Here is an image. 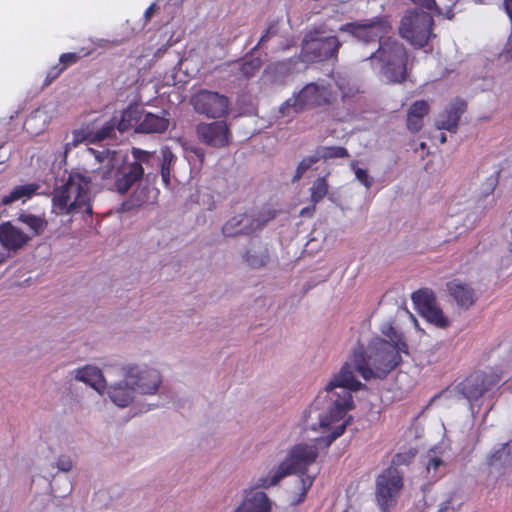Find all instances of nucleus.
Listing matches in <instances>:
<instances>
[{
    "label": "nucleus",
    "instance_id": "obj_10",
    "mask_svg": "<svg viewBox=\"0 0 512 512\" xmlns=\"http://www.w3.org/2000/svg\"><path fill=\"white\" fill-rule=\"evenodd\" d=\"M121 375L127 377L134 391L137 394L151 395L155 394L162 382L160 373L146 366L137 364H127L121 367Z\"/></svg>",
    "mask_w": 512,
    "mask_h": 512
},
{
    "label": "nucleus",
    "instance_id": "obj_18",
    "mask_svg": "<svg viewBox=\"0 0 512 512\" xmlns=\"http://www.w3.org/2000/svg\"><path fill=\"white\" fill-rule=\"evenodd\" d=\"M270 510L271 502L265 492L245 489L241 504L233 512H270Z\"/></svg>",
    "mask_w": 512,
    "mask_h": 512
},
{
    "label": "nucleus",
    "instance_id": "obj_2",
    "mask_svg": "<svg viewBox=\"0 0 512 512\" xmlns=\"http://www.w3.org/2000/svg\"><path fill=\"white\" fill-rule=\"evenodd\" d=\"M96 158L100 162L96 177L102 180L103 186L121 195L127 193L144 175V169L138 163H130L125 168L124 161L117 156L116 152L107 150L103 158L100 157V153Z\"/></svg>",
    "mask_w": 512,
    "mask_h": 512
},
{
    "label": "nucleus",
    "instance_id": "obj_39",
    "mask_svg": "<svg viewBox=\"0 0 512 512\" xmlns=\"http://www.w3.org/2000/svg\"><path fill=\"white\" fill-rule=\"evenodd\" d=\"M132 156L134 158V161L132 163H138L142 166V163L149 162L150 158L152 157V153L142 150L140 148H132Z\"/></svg>",
    "mask_w": 512,
    "mask_h": 512
},
{
    "label": "nucleus",
    "instance_id": "obj_46",
    "mask_svg": "<svg viewBox=\"0 0 512 512\" xmlns=\"http://www.w3.org/2000/svg\"><path fill=\"white\" fill-rule=\"evenodd\" d=\"M87 133L88 132H85L84 130H78V131H74L73 135H74V145H77L78 143L80 142H83V141H87L88 142V137H87Z\"/></svg>",
    "mask_w": 512,
    "mask_h": 512
},
{
    "label": "nucleus",
    "instance_id": "obj_50",
    "mask_svg": "<svg viewBox=\"0 0 512 512\" xmlns=\"http://www.w3.org/2000/svg\"><path fill=\"white\" fill-rule=\"evenodd\" d=\"M441 464H442V460H441V459L436 458V457L431 458V459L429 460L428 465H427V469L429 470L431 466H432L434 469H437V468H438V466H439V465H441Z\"/></svg>",
    "mask_w": 512,
    "mask_h": 512
},
{
    "label": "nucleus",
    "instance_id": "obj_19",
    "mask_svg": "<svg viewBox=\"0 0 512 512\" xmlns=\"http://www.w3.org/2000/svg\"><path fill=\"white\" fill-rule=\"evenodd\" d=\"M135 386H132L127 377L107 386V394L111 401L119 407L129 406L135 399Z\"/></svg>",
    "mask_w": 512,
    "mask_h": 512
},
{
    "label": "nucleus",
    "instance_id": "obj_1",
    "mask_svg": "<svg viewBox=\"0 0 512 512\" xmlns=\"http://www.w3.org/2000/svg\"><path fill=\"white\" fill-rule=\"evenodd\" d=\"M381 330L389 341L374 337L366 348L360 345L354 351L351 362L345 363L325 386V398L328 399L329 406L325 416L318 415L319 427L332 428L334 423L342 420L347 411L353 408L351 391L365 387L356 379L355 373H359L367 381L372 378L382 380L400 364V353H407L402 334L390 323H386Z\"/></svg>",
    "mask_w": 512,
    "mask_h": 512
},
{
    "label": "nucleus",
    "instance_id": "obj_24",
    "mask_svg": "<svg viewBox=\"0 0 512 512\" xmlns=\"http://www.w3.org/2000/svg\"><path fill=\"white\" fill-rule=\"evenodd\" d=\"M17 221L28 228L30 240L33 237L42 235L48 226V221L44 214L36 215L28 211H21L18 214Z\"/></svg>",
    "mask_w": 512,
    "mask_h": 512
},
{
    "label": "nucleus",
    "instance_id": "obj_21",
    "mask_svg": "<svg viewBox=\"0 0 512 512\" xmlns=\"http://www.w3.org/2000/svg\"><path fill=\"white\" fill-rule=\"evenodd\" d=\"M169 127V119L153 113L141 115V121L135 131L138 133H164Z\"/></svg>",
    "mask_w": 512,
    "mask_h": 512
},
{
    "label": "nucleus",
    "instance_id": "obj_22",
    "mask_svg": "<svg viewBox=\"0 0 512 512\" xmlns=\"http://www.w3.org/2000/svg\"><path fill=\"white\" fill-rule=\"evenodd\" d=\"M447 290L460 307L467 309L475 302L474 290L469 285L458 280L448 282Z\"/></svg>",
    "mask_w": 512,
    "mask_h": 512
},
{
    "label": "nucleus",
    "instance_id": "obj_31",
    "mask_svg": "<svg viewBox=\"0 0 512 512\" xmlns=\"http://www.w3.org/2000/svg\"><path fill=\"white\" fill-rule=\"evenodd\" d=\"M285 476H287V471L284 469H281L279 466L274 471L271 477H259L255 483L254 486L250 489H254L255 491H259V488H269L271 486L277 485Z\"/></svg>",
    "mask_w": 512,
    "mask_h": 512
},
{
    "label": "nucleus",
    "instance_id": "obj_12",
    "mask_svg": "<svg viewBox=\"0 0 512 512\" xmlns=\"http://www.w3.org/2000/svg\"><path fill=\"white\" fill-rule=\"evenodd\" d=\"M194 110L208 118H222L229 113V99L216 91L202 89L190 100Z\"/></svg>",
    "mask_w": 512,
    "mask_h": 512
},
{
    "label": "nucleus",
    "instance_id": "obj_35",
    "mask_svg": "<svg viewBox=\"0 0 512 512\" xmlns=\"http://www.w3.org/2000/svg\"><path fill=\"white\" fill-rule=\"evenodd\" d=\"M319 160V156L316 152L311 156L304 157L296 168L295 175L292 178V182L295 183L299 181L303 177L305 172Z\"/></svg>",
    "mask_w": 512,
    "mask_h": 512
},
{
    "label": "nucleus",
    "instance_id": "obj_42",
    "mask_svg": "<svg viewBox=\"0 0 512 512\" xmlns=\"http://www.w3.org/2000/svg\"><path fill=\"white\" fill-rule=\"evenodd\" d=\"M278 33V26L277 23L270 24L265 33L261 36L260 40L258 41L256 47L254 49H257L261 46H263L266 42L269 41V39L273 36H275Z\"/></svg>",
    "mask_w": 512,
    "mask_h": 512
},
{
    "label": "nucleus",
    "instance_id": "obj_30",
    "mask_svg": "<svg viewBox=\"0 0 512 512\" xmlns=\"http://www.w3.org/2000/svg\"><path fill=\"white\" fill-rule=\"evenodd\" d=\"M328 188L326 177H318L310 188V203L317 205L327 195Z\"/></svg>",
    "mask_w": 512,
    "mask_h": 512
},
{
    "label": "nucleus",
    "instance_id": "obj_8",
    "mask_svg": "<svg viewBox=\"0 0 512 512\" xmlns=\"http://www.w3.org/2000/svg\"><path fill=\"white\" fill-rule=\"evenodd\" d=\"M500 381L501 376L496 373L475 371L460 382L456 389L463 398L468 400L471 413L475 415L480 410V404L478 402L481 397L498 385Z\"/></svg>",
    "mask_w": 512,
    "mask_h": 512
},
{
    "label": "nucleus",
    "instance_id": "obj_45",
    "mask_svg": "<svg viewBox=\"0 0 512 512\" xmlns=\"http://www.w3.org/2000/svg\"><path fill=\"white\" fill-rule=\"evenodd\" d=\"M356 179L362 183L367 189L372 185V178L369 176L368 172L362 168L355 169Z\"/></svg>",
    "mask_w": 512,
    "mask_h": 512
},
{
    "label": "nucleus",
    "instance_id": "obj_57",
    "mask_svg": "<svg viewBox=\"0 0 512 512\" xmlns=\"http://www.w3.org/2000/svg\"><path fill=\"white\" fill-rule=\"evenodd\" d=\"M421 148H424L425 147V143H421Z\"/></svg>",
    "mask_w": 512,
    "mask_h": 512
},
{
    "label": "nucleus",
    "instance_id": "obj_16",
    "mask_svg": "<svg viewBox=\"0 0 512 512\" xmlns=\"http://www.w3.org/2000/svg\"><path fill=\"white\" fill-rule=\"evenodd\" d=\"M467 109V103L462 99H455L448 107L439 114L436 120V127L439 130H446L451 133H456L458 129V123L461 116Z\"/></svg>",
    "mask_w": 512,
    "mask_h": 512
},
{
    "label": "nucleus",
    "instance_id": "obj_53",
    "mask_svg": "<svg viewBox=\"0 0 512 512\" xmlns=\"http://www.w3.org/2000/svg\"><path fill=\"white\" fill-rule=\"evenodd\" d=\"M446 141H447L446 135L444 133H441L440 136H439L440 144H444V143H446Z\"/></svg>",
    "mask_w": 512,
    "mask_h": 512
},
{
    "label": "nucleus",
    "instance_id": "obj_26",
    "mask_svg": "<svg viewBox=\"0 0 512 512\" xmlns=\"http://www.w3.org/2000/svg\"><path fill=\"white\" fill-rule=\"evenodd\" d=\"M39 188L40 185L37 183H28L25 185L16 186L8 195L3 196L1 199V204L9 205L21 199H30L34 194H36Z\"/></svg>",
    "mask_w": 512,
    "mask_h": 512
},
{
    "label": "nucleus",
    "instance_id": "obj_25",
    "mask_svg": "<svg viewBox=\"0 0 512 512\" xmlns=\"http://www.w3.org/2000/svg\"><path fill=\"white\" fill-rule=\"evenodd\" d=\"M75 379L88 384L95 390L100 391L104 378L101 371L94 366H86L75 371Z\"/></svg>",
    "mask_w": 512,
    "mask_h": 512
},
{
    "label": "nucleus",
    "instance_id": "obj_44",
    "mask_svg": "<svg viewBox=\"0 0 512 512\" xmlns=\"http://www.w3.org/2000/svg\"><path fill=\"white\" fill-rule=\"evenodd\" d=\"M56 466L58 471L69 472L73 467V462L69 456L61 455L57 459Z\"/></svg>",
    "mask_w": 512,
    "mask_h": 512
},
{
    "label": "nucleus",
    "instance_id": "obj_17",
    "mask_svg": "<svg viewBox=\"0 0 512 512\" xmlns=\"http://www.w3.org/2000/svg\"><path fill=\"white\" fill-rule=\"evenodd\" d=\"M29 240V235L11 224V222L0 224V243L6 253L21 249Z\"/></svg>",
    "mask_w": 512,
    "mask_h": 512
},
{
    "label": "nucleus",
    "instance_id": "obj_11",
    "mask_svg": "<svg viewBox=\"0 0 512 512\" xmlns=\"http://www.w3.org/2000/svg\"><path fill=\"white\" fill-rule=\"evenodd\" d=\"M402 486V476L396 468H388L378 476L375 496L382 512H389L396 505Z\"/></svg>",
    "mask_w": 512,
    "mask_h": 512
},
{
    "label": "nucleus",
    "instance_id": "obj_7",
    "mask_svg": "<svg viewBox=\"0 0 512 512\" xmlns=\"http://www.w3.org/2000/svg\"><path fill=\"white\" fill-rule=\"evenodd\" d=\"M336 99L337 93L330 86L309 83L284 102L280 107V112L283 115H289L290 110L299 113L315 107L331 105Z\"/></svg>",
    "mask_w": 512,
    "mask_h": 512
},
{
    "label": "nucleus",
    "instance_id": "obj_43",
    "mask_svg": "<svg viewBox=\"0 0 512 512\" xmlns=\"http://www.w3.org/2000/svg\"><path fill=\"white\" fill-rule=\"evenodd\" d=\"M297 63V60L290 58L285 61L278 62L276 64V70L280 73H292L294 72Z\"/></svg>",
    "mask_w": 512,
    "mask_h": 512
},
{
    "label": "nucleus",
    "instance_id": "obj_13",
    "mask_svg": "<svg viewBox=\"0 0 512 512\" xmlns=\"http://www.w3.org/2000/svg\"><path fill=\"white\" fill-rule=\"evenodd\" d=\"M341 42L336 36L314 38L311 34L303 40L302 56L305 61L321 62L336 58Z\"/></svg>",
    "mask_w": 512,
    "mask_h": 512
},
{
    "label": "nucleus",
    "instance_id": "obj_27",
    "mask_svg": "<svg viewBox=\"0 0 512 512\" xmlns=\"http://www.w3.org/2000/svg\"><path fill=\"white\" fill-rule=\"evenodd\" d=\"M141 121V113L137 108L128 107L121 113L120 119L116 118L117 129L120 132H125L132 127H137Z\"/></svg>",
    "mask_w": 512,
    "mask_h": 512
},
{
    "label": "nucleus",
    "instance_id": "obj_41",
    "mask_svg": "<svg viewBox=\"0 0 512 512\" xmlns=\"http://www.w3.org/2000/svg\"><path fill=\"white\" fill-rule=\"evenodd\" d=\"M244 259L248 263V265H250L251 267L259 268V267L265 265L267 256L266 255H260V256L251 255L250 252H247L244 255Z\"/></svg>",
    "mask_w": 512,
    "mask_h": 512
},
{
    "label": "nucleus",
    "instance_id": "obj_4",
    "mask_svg": "<svg viewBox=\"0 0 512 512\" xmlns=\"http://www.w3.org/2000/svg\"><path fill=\"white\" fill-rule=\"evenodd\" d=\"M372 57L381 63V71L389 82L402 83L407 79L409 55L405 46L398 40L389 37L380 41Z\"/></svg>",
    "mask_w": 512,
    "mask_h": 512
},
{
    "label": "nucleus",
    "instance_id": "obj_20",
    "mask_svg": "<svg viewBox=\"0 0 512 512\" xmlns=\"http://www.w3.org/2000/svg\"><path fill=\"white\" fill-rule=\"evenodd\" d=\"M486 463L498 471L512 468V439L494 449L487 456Z\"/></svg>",
    "mask_w": 512,
    "mask_h": 512
},
{
    "label": "nucleus",
    "instance_id": "obj_49",
    "mask_svg": "<svg viewBox=\"0 0 512 512\" xmlns=\"http://www.w3.org/2000/svg\"><path fill=\"white\" fill-rule=\"evenodd\" d=\"M504 9L512 22V0H504Z\"/></svg>",
    "mask_w": 512,
    "mask_h": 512
},
{
    "label": "nucleus",
    "instance_id": "obj_48",
    "mask_svg": "<svg viewBox=\"0 0 512 512\" xmlns=\"http://www.w3.org/2000/svg\"><path fill=\"white\" fill-rule=\"evenodd\" d=\"M156 9V4L152 3L144 12L145 23H148Z\"/></svg>",
    "mask_w": 512,
    "mask_h": 512
},
{
    "label": "nucleus",
    "instance_id": "obj_38",
    "mask_svg": "<svg viewBox=\"0 0 512 512\" xmlns=\"http://www.w3.org/2000/svg\"><path fill=\"white\" fill-rule=\"evenodd\" d=\"M351 419H352V417L350 416L348 419H346L340 425L335 426L333 428V431L325 439L326 447L330 446L332 444V442H334L338 437H340L344 433L345 428L349 424Z\"/></svg>",
    "mask_w": 512,
    "mask_h": 512
},
{
    "label": "nucleus",
    "instance_id": "obj_36",
    "mask_svg": "<svg viewBox=\"0 0 512 512\" xmlns=\"http://www.w3.org/2000/svg\"><path fill=\"white\" fill-rule=\"evenodd\" d=\"M262 67V61L259 58H250L241 64V72L246 78L254 76Z\"/></svg>",
    "mask_w": 512,
    "mask_h": 512
},
{
    "label": "nucleus",
    "instance_id": "obj_15",
    "mask_svg": "<svg viewBox=\"0 0 512 512\" xmlns=\"http://www.w3.org/2000/svg\"><path fill=\"white\" fill-rule=\"evenodd\" d=\"M411 299L416 311L425 320H447L431 289H419L412 293Z\"/></svg>",
    "mask_w": 512,
    "mask_h": 512
},
{
    "label": "nucleus",
    "instance_id": "obj_52",
    "mask_svg": "<svg viewBox=\"0 0 512 512\" xmlns=\"http://www.w3.org/2000/svg\"><path fill=\"white\" fill-rule=\"evenodd\" d=\"M432 323L435 324L439 328L445 329L449 326L450 322H432Z\"/></svg>",
    "mask_w": 512,
    "mask_h": 512
},
{
    "label": "nucleus",
    "instance_id": "obj_9",
    "mask_svg": "<svg viewBox=\"0 0 512 512\" xmlns=\"http://www.w3.org/2000/svg\"><path fill=\"white\" fill-rule=\"evenodd\" d=\"M276 215L277 211L270 207L263 208L257 214H239L229 219L223 225L222 233L226 237L250 235L257 230H261Z\"/></svg>",
    "mask_w": 512,
    "mask_h": 512
},
{
    "label": "nucleus",
    "instance_id": "obj_33",
    "mask_svg": "<svg viewBox=\"0 0 512 512\" xmlns=\"http://www.w3.org/2000/svg\"><path fill=\"white\" fill-rule=\"evenodd\" d=\"M91 53L92 51L86 48H81L79 52L63 53L59 57V64L63 70H66L68 67L76 64L81 58L87 57Z\"/></svg>",
    "mask_w": 512,
    "mask_h": 512
},
{
    "label": "nucleus",
    "instance_id": "obj_23",
    "mask_svg": "<svg viewBox=\"0 0 512 512\" xmlns=\"http://www.w3.org/2000/svg\"><path fill=\"white\" fill-rule=\"evenodd\" d=\"M429 113V105L425 100L412 103L407 112L406 126L412 133H417L423 127V119Z\"/></svg>",
    "mask_w": 512,
    "mask_h": 512
},
{
    "label": "nucleus",
    "instance_id": "obj_3",
    "mask_svg": "<svg viewBox=\"0 0 512 512\" xmlns=\"http://www.w3.org/2000/svg\"><path fill=\"white\" fill-rule=\"evenodd\" d=\"M91 179L78 171H71L63 185L53 192V205L61 214L85 212L92 215L89 185Z\"/></svg>",
    "mask_w": 512,
    "mask_h": 512
},
{
    "label": "nucleus",
    "instance_id": "obj_47",
    "mask_svg": "<svg viewBox=\"0 0 512 512\" xmlns=\"http://www.w3.org/2000/svg\"><path fill=\"white\" fill-rule=\"evenodd\" d=\"M316 205L311 204V206L304 207L300 211V216L302 217H311L315 212Z\"/></svg>",
    "mask_w": 512,
    "mask_h": 512
},
{
    "label": "nucleus",
    "instance_id": "obj_37",
    "mask_svg": "<svg viewBox=\"0 0 512 512\" xmlns=\"http://www.w3.org/2000/svg\"><path fill=\"white\" fill-rule=\"evenodd\" d=\"M390 308L395 315L389 320H417L404 304L393 303Z\"/></svg>",
    "mask_w": 512,
    "mask_h": 512
},
{
    "label": "nucleus",
    "instance_id": "obj_32",
    "mask_svg": "<svg viewBox=\"0 0 512 512\" xmlns=\"http://www.w3.org/2000/svg\"><path fill=\"white\" fill-rule=\"evenodd\" d=\"M350 29H355L353 33L361 38L364 39L366 42L374 41L376 40L379 35L377 33L373 32V26L370 25H363V26H355L353 23H347L340 27V31H350Z\"/></svg>",
    "mask_w": 512,
    "mask_h": 512
},
{
    "label": "nucleus",
    "instance_id": "obj_34",
    "mask_svg": "<svg viewBox=\"0 0 512 512\" xmlns=\"http://www.w3.org/2000/svg\"><path fill=\"white\" fill-rule=\"evenodd\" d=\"M316 153L318 154L319 159L324 160L349 157L347 149L340 146L319 147L316 150Z\"/></svg>",
    "mask_w": 512,
    "mask_h": 512
},
{
    "label": "nucleus",
    "instance_id": "obj_6",
    "mask_svg": "<svg viewBox=\"0 0 512 512\" xmlns=\"http://www.w3.org/2000/svg\"><path fill=\"white\" fill-rule=\"evenodd\" d=\"M318 457V451L315 446L308 444H298L293 447L287 458L279 465L281 469L287 471V475L300 473L299 483L301 485V494L297 500L292 501V505L300 504L313 484L314 478L306 474L308 466L313 464Z\"/></svg>",
    "mask_w": 512,
    "mask_h": 512
},
{
    "label": "nucleus",
    "instance_id": "obj_28",
    "mask_svg": "<svg viewBox=\"0 0 512 512\" xmlns=\"http://www.w3.org/2000/svg\"><path fill=\"white\" fill-rule=\"evenodd\" d=\"M116 125V117L106 121L101 128L96 131H88V143H99L105 139L111 138L114 134Z\"/></svg>",
    "mask_w": 512,
    "mask_h": 512
},
{
    "label": "nucleus",
    "instance_id": "obj_14",
    "mask_svg": "<svg viewBox=\"0 0 512 512\" xmlns=\"http://www.w3.org/2000/svg\"><path fill=\"white\" fill-rule=\"evenodd\" d=\"M199 140L214 148H224L229 145L231 132L226 121L201 122L196 126Z\"/></svg>",
    "mask_w": 512,
    "mask_h": 512
},
{
    "label": "nucleus",
    "instance_id": "obj_51",
    "mask_svg": "<svg viewBox=\"0 0 512 512\" xmlns=\"http://www.w3.org/2000/svg\"><path fill=\"white\" fill-rule=\"evenodd\" d=\"M438 512H454V508L450 506L449 504H444Z\"/></svg>",
    "mask_w": 512,
    "mask_h": 512
},
{
    "label": "nucleus",
    "instance_id": "obj_54",
    "mask_svg": "<svg viewBox=\"0 0 512 512\" xmlns=\"http://www.w3.org/2000/svg\"><path fill=\"white\" fill-rule=\"evenodd\" d=\"M320 399H321V395H318V396H317V398H316V400H315V403H314V405H315L316 409H318V407H317V406H318V404L320 403Z\"/></svg>",
    "mask_w": 512,
    "mask_h": 512
},
{
    "label": "nucleus",
    "instance_id": "obj_29",
    "mask_svg": "<svg viewBox=\"0 0 512 512\" xmlns=\"http://www.w3.org/2000/svg\"><path fill=\"white\" fill-rule=\"evenodd\" d=\"M161 177L163 183L168 186L170 184V172L172 165L176 161V156L173 154V152L168 147H163L161 149Z\"/></svg>",
    "mask_w": 512,
    "mask_h": 512
},
{
    "label": "nucleus",
    "instance_id": "obj_5",
    "mask_svg": "<svg viewBox=\"0 0 512 512\" xmlns=\"http://www.w3.org/2000/svg\"><path fill=\"white\" fill-rule=\"evenodd\" d=\"M434 19L429 12L412 8L406 11L400 21L399 35L417 49L424 48L433 33Z\"/></svg>",
    "mask_w": 512,
    "mask_h": 512
},
{
    "label": "nucleus",
    "instance_id": "obj_40",
    "mask_svg": "<svg viewBox=\"0 0 512 512\" xmlns=\"http://www.w3.org/2000/svg\"><path fill=\"white\" fill-rule=\"evenodd\" d=\"M63 68L60 66V64H56L52 66L46 74L45 80L43 82V86H49L53 81H55L62 73Z\"/></svg>",
    "mask_w": 512,
    "mask_h": 512
},
{
    "label": "nucleus",
    "instance_id": "obj_56",
    "mask_svg": "<svg viewBox=\"0 0 512 512\" xmlns=\"http://www.w3.org/2000/svg\"><path fill=\"white\" fill-rule=\"evenodd\" d=\"M413 323H414V325H415L416 327H418V324H419V322H418V321H415V322H413Z\"/></svg>",
    "mask_w": 512,
    "mask_h": 512
},
{
    "label": "nucleus",
    "instance_id": "obj_55",
    "mask_svg": "<svg viewBox=\"0 0 512 512\" xmlns=\"http://www.w3.org/2000/svg\"><path fill=\"white\" fill-rule=\"evenodd\" d=\"M112 44H113V45H119V44H120V41H118V40L112 41Z\"/></svg>",
    "mask_w": 512,
    "mask_h": 512
}]
</instances>
